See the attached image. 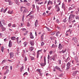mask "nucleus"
I'll use <instances>...</instances> for the list:
<instances>
[{"label": "nucleus", "mask_w": 79, "mask_h": 79, "mask_svg": "<svg viewBox=\"0 0 79 79\" xmlns=\"http://www.w3.org/2000/svg\"><path fill=\"white\" fill-rule=\"evenodd\" d=\"M44 63H46V59H45V57L44 58Z\"/></svg>", "instance_id": "obj_61"}, {"label": "nucleus", "mask_w": 79, "mask_h": 79, "mask_svg": "<svg viewBox=\"0 0 79 79\" xmlns=\"http://www.w3.org/2000/svg\"><path fill=\"white\" fill-rule=\"evenodd\" d=\"M24 45L25 47H26V45H27V43L25 42L24 43Z\"/></svg>", "instance_id": "obj_37"}, {"label": "nucleus", "mask_w": 79, "mask_h": 79, "mask_svg": "<svg viewBox=\"0 0 79 79\" xmlns=\"http://www.w3.org/2000/svg\"><path fill=\"white\" fill-rule=\"evenodd\" d=\"M8 61H10V62H13V61H12V60H8Z\"/></svg>", "instance_id": "obj_60"}, {"label": "nucleus", "mask_w": 79, "mask_h": 79, "mask_svg": "<svg viewBox=\"0 0 79 79\" xmlns=\"http://www.w3.org/2000/svg\"><path fill=\"white\" fill-rule=\"evenodd\" d=\"M30 43L31 46H34V41H31Z\"/></svg>", "instance_id": "obj_2"}, {"label": "nucleus", "mask_w": 79, "mask_h": 79, "mask_svg": "<svg viewBox=\"0 0 79 79\" xmlns=\"http://www.w3.org/2000/svg\"><path fill=\"white\" fill-rule=\"evenodd\" d=\"M10 58H13L14 56V53L13 52H10Z\"/></svg>", "instance_id": "obj_3"}, {"label": "nucleus", "mask_w": 79, "mask_h": 79, "mask_svg": "<svg viewBox=\"0 0 79 79\" xmlns=\"http://www.w3.org/2000/svg\"><path fill=\"white\" fill-rule=\"evenodd\" d=\"M57 47V45H55V44H53L52 46V48H54V47Z\"/></svg>", "instance_id": "obj_15"}, {"label": "nucleus", "mask_w": 79, "mask_h": 79, "mask_svg": "<svg viewBox=\"0 0 79 79\" xmlns=\"http://www.w3.org/2000/svg\"><path fill=\"white\" fill-rule=\"evenodd\" d=\"M66 21H67V20L66 19H64L63 20V22H64V23H66Z\"/></svg>", "instance_id": "obj_51"}, {"label": "nucleus", "mask_w": 79, "mask_h": 79, "mask_svg": "<svg viewBox=\"0 0 79 79\" xmlns=\"http://www.w3.org/2000/svg\"><path fill=\"white\" fill-rule=\"evenodd\" d=\"M21 30L23 31H26V29L25 28H23L21 29Z\"/></svg>", "instance_id": "obj_26"}, {"label": "nucleus", "mask_w": 79, "mask_h": 79, "mask_svg": "<svg viewBox=\"0 0 79 79\" xmlns=\"http://www.w3.org/2000/svg\"><path fill=\"white\" fill-rule=\"evenodd\" d=\"M57 2H58V3L59 2H61L60 1V0H58L57 1Z\"/></svg>", "instance_id": "obj_58"}, {"label": "nucleus", "mask_w": 79, "mask_h": 79, "mask_svg": "<svg viewBox=\"0 0 79 79\" xmlns=\"http://www.w3.org/2000/svg\"><path fill=\"white\" fill-rule=\"evenodd\" d=\"M55 34V32H52L51 33V35H54V34Z\"/></svg>", "instance_id": "obj_48"}, {"label": "nucleus", "mask_w": 79, "mask_h": 79, "mask_svg": "<svg viewBox=\"0 0 79 79\" xmlns=\"http://www.w3.org/2000/svg\"><path fill=\"white\" fill-rule=\"evenodd\" d=\"M52 51H50L49 52V53L50 54H52Z\"/></svg>", "instance_id": "obj_57"}, {"label": "nucleus", "mask_w": 79, "mask_h": 79, "mask_svg": "<svg viewBox=\"0 0 79 79\" xmlns=\"http://www.w3.org/2000/svg\"><path fill=\"white\" fill-rule=\"evenodd\" d=\"M26 5H27V6H30V3L27 2L26 3Z\"/></svg>", "instance_id": "obj_34"}, {"label": "nucleus", "mask_w": 79, "mask_h": 79, "mask_svg": "<svg viewBox=\"0 0 79 79\" xmlns=\"http://www.w3.org/2000/svg\"><path fill=\"white\" fill-rule=\"evenodd\" d=\"M13 10L11 11L9 10L8 12V13L9 14H11H11H12V13H13Z\"/></svg>", "instance_id": "obj_18"}, {"label": "nucleus", "mask_w": 79, "mask_h": 79, "mask_svg": "<svg viewBox=\"0 0 79 79\" xmlns=\"http://www.w3.org/2000/svg\"><path fill=\"white\" fill-rule=\"evenodd\" d=\"M24 69V67L22 66V67L20 68V72H22L23 71L22 70H23V69Z\"/></svg>", "instance_id": "obj_24"}, {"label": "nucleus", "mask_w": 79, "mask_h": 79, "mask_svg": "<svg viewBox=\"0 0 79 79\" xmlns=\"http://www.w3.org/2000/svg\"><path fill=\"white\" fill-rule=\"evenodd\" d=\"M27 26H28V27H29L31 26V25L30 24V23H29V22H28L27 23Z\"/></svg>", "instance_id": "obj_40"}, {"label": "nucleus", "mask_w": 79, "mask_h": 79, "mask_svg": "<svg viewBox=\"0 0 79 79\" xmlns=\"http://www.w3.org/2000/svg\"><path fill=\"white\" fill-rule=\"evenodd\" d=\"M72 25H69V27H72Z\"/></svg>", "instance_id": "obj_64"}, {"label": "nucleus", "mask_w": 79, "mask_h": 79, "mask_svg": "<svg viewBox=\"0 0 79 79\" xmlns=\"http://www.w3.org/2000/svg\"><path fill=\"white\" fill-rule=\"evenodd\" d=\"M73 40H77V39L76 38H73Z\"/></svg>", "instance_id": "obj_59"}, {"label": "nucleus", "mask_w": 79, "mask_h": 79, "mask_svg": "<svg viewBox=\"0 0 79 79\" xmlns=\"http://www.w3.org/2000/svg\"><path fill=\"white\" fill-rule=\"evenodd\" d=\"M70 31H71V30L70 29H69L67 31V32H69Z\"/></svg>", "instance_id": "obj_56"}, {"label": "nucleus", "mask_w": 79, "mask_h": 79, "mask_svg": "<svg viewBox=\"0 0 79 79\" xmlns=\"http://www.w3.org/2000/svg\"><path fill=\"white\" fill-rule=\"evenodd\" d=\"M37 71H38V72H39V73H40V74H41L40 73V72H41V71H40V69H37Z\"/></svg>", "instance_id": "obj_33"}, {"label": "nucleus", "mask_w": 79, "mask_h": 79, "mask_svg": "<svg viewBox=\"0 0 79 79\" xmlns=\"http://www.w3.org/2000/svg\"><path fill=\"white\" fill-rule=\"evenodd\" d=\"M24 2H27V1L26 0H24L23 1Z\"/></svg>", "instance_id": "obj_63"}, {"label": "nucleus", "mask_w": 79, "mask_h": 79, "mask_svg": "<svg viewBox=\"0 0 79 79\" xmlns=\"http://www.w3.org/2000/svg\"><path fill=\"white\" fill-rule=\"evenodd\" d=\"M38 25V20H36L35 22V27H37V25Z\"/></svg>", "instance_id": "obj_8"}, {"label": "nucleus", "mask_w": 79, "mask_h": 79, "mask_svg": "<svg viewBox=\"0 0 79 79\" xmlns=\"http://www.w3.org/2000/svg\"><path fill=\"white\" fill-rule=\"evenodd\" d=\"M28 75V74H27V73L26 72L25 73H24L23 74V76H24V75Z\"/></svg>", "instance_id": "obj_46"}, {"label": "nucleus", "mask_w": 79, "mask_h": 79, "mask_svg": "<svg viewBox=\"0 0 79 79\" xmlns=\"http://www.w3.org/2000/svg\"><path fill=\"white\" fill-rule=\"evenodd\" d=\"M1 50L2 51V52H3V51L4 50V47H3V46H2L1 47Z\"/></svg>", "instance_id": "obj_25"}, {"label": "nucleus", "mask_w": 79, "mask_h": 79, "mask_svg": "<svg viewBox=\"0 0 79 79\" xmlns=\"http://www.w3.org/2000/svg\"><path fill=\"white\" fill-rule=\"evenodd\" d=\"M32 6L33 7V9L35 8V5L34 4Z\"/></svg>", "instance_id": "obj_47"}, {"label": "nucleus", "mask_w": 79, "mask_h": 79, "mask_svg": "<svg viewBox=\"0 0 79 79\" xmlns=\"http://www.w3.org/2000/svg\"><path fill=\"white\" fill-rule=\"evenodd\" d=\"M55 69H57V70H59V71H60V68L57 66H56L55 67Z\"/></svg>", "instance_id": "obj_10"}, {"label": "nucleus", "mask_w": 79, "mask_h": 79, "mask_svg": "<svg viewBox=\"0 0 79 79\" xmlns=\"http://www.w3.org/2000/svg\"><path fill=\"white\" fill-rule=\"evenodd\" d=\"M7 10V8H6L3 11V13H5L6 11V10Z\"/></svg>", "instance_id": "obj_35"}, {"label": "nucleus", "mask_w": 79, "mask_h": 79, "mask_svg": "<svg viewBox=\"0 0 79 79\" xmlns=\"http://www.w3.org/2000/svg\"><path fill=\"white\" fill-rule=\"evenodd\" d=\"M9 46L10 47H11V46H12V44H11V40H10V41H9Z\"/></svg>", "instance_id": "obj_12"}, {"label": "nucleus", "mask_w": 79, "mask_h": 79, "mask_svg": "<svg viewBox=\"0 0 79 79\" xmlns=\"http://www.w3.org/2000/svg\"><path fill=\"white\" fill-rule=\"evenodd\" d=\"M44 44H44V42H42L41 44V46H43V45H44Z\"/></svg>", "instance_id": "obj_43"}, {"label": "nucleus", "mask_w": 79, "mask_h": 79, "mask_svg": "<svg viewBox=\"0 0 79 79\" xmlns=\"http://www.w3.org/2000/svg\"><path fill=\"white\" fill-rule=\"evenodd\" d=\"M30 36L31 39H34V36H33V35H32V33L31 32L30 33Z\"/></svg>", "instance_id": "obj_7"}, {"label": "nucleus", "mask_w": 79, "mask_h": 79, "mask_svg": "<svg viewBox=\"0 0 79 79\" xmlns=\"http://www.w3.org/2000/svg\"><path fill=\"white\" fill-rule=\"evenodd\" d=\"M48 10H50V9L52 8V6H49L48 7Z\"/></svg>", "instance_id": "obj_36"}, {"label": "nucleus", "mask_w": 79, "mask_h": 79, "mask_svg": "<svg viewBox=\"0 0 79 79\" xmlns=\"http://www.w3.org/2000/svg\"><path fill=\"white\" fill-rule=\"evenodd\" d=\"M63 48V46L61 45V44H60L59 45L58 48L59 50H61V49Z\"/></svg>", "instance_id": "obj_5"}, {"label": "nucleus", "mask_w": 79, "mask_h": 79, "mask_svg": "<svg viewBox=\"0 0 79 79\" xmlns=\"http://www.w3.org/2000/svg\"><path fill=\"white\" fill-rule=\"evenodd\" d=\"M40 51L39 50L37 52V58H39V55H40Z\"/></svg>", "instance_id": "obj_6"}, {"label": "nucleus", "mask_w": 79, "mask_h": 79, "mask_svg": "<svg viewBox=\"0 0 79 79\" xmlns=\"http://www.w3.org/2000/svg\"><path fill=\"white\" fill-rule=\"evenodd\" d=\"M24 14H23V17H22V21L23 22H24Z\"/></svg>", "instance_id": "obj_28"}, {"label": "nucleus", "mask_w": 79, "mask_h": 79, "mask_svg": "<svg viewBox=\"0 0 79 79\" xmlns=\"http://www.w3.org/2000/svg\"><path fill=\"white\" fill-rule=\"evenodd\" d=\"M3 10H4L3 8H2V9L1 10V12H3Z\"/></svg>", "instance_id": "obj_49"}, {"label": "nucleus", "mask_w": 79, "mask_h": 79, "mask_svg": "<svg viewBox=\"0 0 79 79\" xmlns=\"http://www.w3.org/2000/svg\"><path fill=\"white\" fill-rule=\"evenodd\" d=\"M46 29L48 30V31H51V30H50V28H49L48 27H46Z\"/></svg>", "instance_id": "obj_41"}, {"label": "nucleus", "mask_w": 79, "mask_h": 79, "mask_svg": "<svg viewBox=\"0 0 79 79\" xmlns=\"http://www.w3.org/2000/svg\"><path fill=\"white\" fill-rule=\"evenodd\" d=\"M73 9L71 7H70L69 9V10H73Z\"/></svg>", "instance_id": "obj_44"}, {"label": "nucleus", "mask_w": 79, "mask_h": 79, "mask_svg": "<svg viewBox=\"0 0 79 79\" xmlns=\"http://www.w3.org/2000/svg\"><path fill=\"white\" fill-rule=\"evenodd\" d=\"M58 61H59V64H61V61L60 60H59Z\"/></svg>", "instance_id": "obj_50"}, {"label": "nucleus", "mask_w": 79, "mask_h": 79, "mask_svg": "<svg viewBox=\"0 0 79 79\" xmlns=\"http://www.w3.org/2000/svg\"><path fill=\"white\" fill-rule=\"evenodd\" d=\"M44 35L42 34V35L41 36V38L42 40H43L44 39Z\"/></svg>", "instance_id": "obj_23"}, {"label": "nucleus", "mask_w": 79, "mask_h": 79, "mask_svg": "<svg viewBox=\"0 0 79 79\" xmlns=\"http://www.w3.org/2000/svg\"><path fill=\"white\" fill-rule=\"evenodd\" d=\"M10 0H5L6 2H8Z\"/></svg>", "instance_id": "obj_62"}, {"label": "nucleus", "mask_w": 79, "mask_h": 79, "mask_svg": "<svg viewBox=\"0 0 79 79\" xmlns=\"http://www.w3.org/2000/svg\"><path fill=\"white\" fill-rule=\"evenodd\" d=\"M40 64L41 66H44L46 65V62H44V63H43L41 64Z\"/></svg>", "instance_id": "obj_13"}, {"label": "nucleus", "mask_w": 79, "mask_h": 79, "mask_svg": "<svg viewBox=\"0 0 79 79\" xmlns=\"http://www.w3.org/2000/svg\"><path fill=\"white\" fill-rule=\"evenodd\" d=\"M3 26L2 24V23H1V21H0V27H2Z\"/></svg>", "instance_id": "obj_31"}, {"label": "nucleus", "mask_w": 79, "mask_h": 79, "mask_svg": "<svg viewBox=\"0 0 79 79\" xmlns=\"http://www.w3.org/2000/svg\"><path fill=\"white\" fill-rule=\"evenodd\" d=\"M9 72V70H8V69H7L6 72V73H8V72Z\"/></svg>", "instance_id": "obj_45"}, {"label": "nucleus", "mask_w": 79, "mask_h": 79, "mask_svg": "<svg viewBox=\"0 0 79 79\" xmlns=\"http://www.w3.org/2000/svg\"><path fill=\"white\" fill-rule=\"evenodd\" d=\"M34 11H31L30 13L27 15V16H30V15H32V14L33 13H34Z\"/></svg>", "instance_id": "obj_16"}, {"label": "nucleus", "mask_w": 79, "mask_h": 79, "mask_svg": "<svg viewBox=\"0 0 79 79\" xmlns=\"http://www.w3.org/2000/svg\"><path fill=\"white\" fill-rule=\"evenodd\" d=\"M30 51H32L33 50H34V47H31L30 48Z\"/></svg>", "instance_id": "obj_20"}, {"label": "nucleus", "mask_w": 79, "mask_h": 79, "mask_svg": "<svg viewBox=\"0 0 79 79\" xmlns=\"http://www.w3.org/2000/svg\"><path fill=\"white\" fill-rule=\"evenodd\" d=\"M17 43H18V44H19V43H20V42H21V40H17Z\"/></svg>", "instance_id": "obj_29"}, {"label": "nucleus", "mask_w": 79, "mask_h": 79, "mask_svg": "<svg viewBox=\"0 0 79 79\" xmlns=\"http://www.w3.org/2000/svg\"><path fill=\"white\" fill-rule=\"evenodd\" d=\"M66 50H64L62 51V53H65V52H66Z\"/></svg>", "instance_id": "obj_38"}, {"label": "nucleus", "mask_w": 79, "mask_h": 79, "mask_svg": "<svg viewBox=\"0 0 79 79\" xmlns=\"http://www.w3.org/2000/svg\"><path fill=\"white\" fill-rule=\"evenodd\" d=\"M8 2H9V5H11L12 3V2H11V0H9Z\"/></svg>", "instance_id": "obj_21"}, {"label": "nucleus", "mask_w": 79, "mask_h": 79, "mask_svg": "<svg viewBox=\"0 0 79 79\" xmlns=\"http://www.w3.org/2000/svg\"><path fill=\"white\" fill-rule=\"evenodd\" d=\"M78 72L77 71H76L73 72V74L72 75L73 76H75L76 74H77V72Z\"/></svg>", "instance_id": "obj_14"}, {"label": "nucleus", "mask_w": 79, "mask_h": 79, "mask_svg": "<svg viewBox=\"0 0 79 79\" xmlns=\"http://www.w3.org/2000/svg\"><path fill=\"white\" fill-rule=\"evenodd\" d=\"M15 38L16 37L15 36L12 37L11 38V39L12 40H16V39L17 40H18V39H19V37H17L16 39Z\"/></svg>", "instance_id": "obj_4"}, {"label": "nucleus", "mask_w": 79, "mask_h": 79, "mask_svg": "<svg viewBox=\"0 0 79 79\" xmlns=\"http://www.w3.org/2000/svg\"><path fill=\"white\" fill-rule=\"evenodd\" d=\"M1 28L2 30V31H5V29H6V28H5V27H4L3 26L1 27Z\"/></svg>", "instance_id": "obj_11"}, {"label": "nucleus", "mask_w": 79, "mask_h": 79, "mask_svg": "<svg viewBox=\"0 0 79 79\" xmlns=\"http://www.w3.org/2000/svg\"><path fill=\"white\" fill-rule=\"evenodd\" d=\"M57 10H56V11L57 12H58V11H60V7H59V8H57V9H56Z\"/></svg>", "instance_id": "obj_32"}, {"label": "nucleus", "mask_w": 79, "mask_h": 79, "mask_svg": "<svg viewBox=\"0 0 79 79\" xmlns=\"http://www.w3.org/2000/svg\"><path fill=\"white\" fill-rule=\"evenodd\" d=\"M71 66V63L69 62H68L67 64V69H66L67 70H68L69 69V66Z\"/></svg>", "instance_id": "obj_1"}, {"label": "nucleus", "mask_w": 79, "mask_h": 79, "mask_svg": "<svg viewBox=\"0 0 79 79\" xmlns=\"http://www.w3.org/2000/svg\"><path fill=\"white\" fill-rule=\"evenodd\" d=\"M24 60H25V61H27V57H25Z\"/></svg>", "instance_id": "obj_53"}, {"label": "nucleus", "mask_w": 79, "mask_h": 79, "mask_svg": "<svg viewBox=\"0 0 79 79\" xmlns=\"http://www.w3.org/2000/svg\"><path fill=\"white\" fill-rule=\"evenodd\" d=\"M2 22L3 24H5V20H2Z\"/></svg>", "instance_id": "obj_30"}, {"label": "nucleus", "mask_w": 79, "mask_h": 79, "mask_svg": "<svg viewBox=\"0 0 79 79\" xmlns=\"http://www.w3.org/2000/svg\"><path fill=\"white\" fill-rule=\"evenodd\" d=\"M49 3H50V4H51V5H52L53 4V2H52L49 0L48 1V5L49 4Z\"/></svg>", "instance_id": "obj_17"}, {"label": "nucleus", "mask_w": 79, "mask_h": 79, "mask_svg": "<svg viewBox=\"0 0 79 79\" xmlns=\"http://www.w3.org/2000/svg\"><path fill=\"white\" fill-rule=\"evenodd\" d=\"M11 23H9L8 24V26H9V27H10V26H11Z\"/></svg>", "instance_id": "obj_55"}, {"label": "nucleus", "mask_w": 79, "mask_h": 79, "mask_svg": "<svg viewBox=\"0 0 79 79\" xmlns=\"http://www.w3.org/2000/svg\"><path fill=\"white\" fill-rule=\"evenodd\" d=\"M15 2L17 5H19V2H18V0H15Z\"/></svg>", "instance_id": "obj_19"}, {"label": "nucleus", "mask_w": 79, "mask_h": 79, "mask_svg": "<svg viewBox=\"0 0 79 79\" xmlns=\"http://www.w3.org/2000/svg\"><path fill=\"white\" fill-rule=\"evenodd\" d=\"M34 59V57H32L31 58V60H33Z\"/></svg>", "instance_id": "obj_54"}, {"label": "nucleus", "mask_w": 79, "mask_h": 79, "mask_svg": "<svg viewBox=\"0 0 79 79\" xmlns=\"http://www.w3.org/2000/svg\"><path fill=\"white\" fill-rule=\"evenodd\" d=\"M12 27H16V26H15V24H14L12 26Z\"/></svg>", "instance_id": "obj_52"}, {"label": "nucleus", "mask_w": 79, "mask_h": 79, "mask_svg": "<svg viewBox=\"0 0 79 79\" xmlns=\"http://www.w3.org/2000/svg\"><path fill=\"white\" fill-rule=\"evenodd\" d=\"M36 9L37 11L39 10V6H36Z\"/></svg>", "instance_id": "obj_27"}, {"label": "nucleus", "mask_w": 79, "mask_h": 79, "mask_svg": "<svg viewBox=\"0 0 79 79\" xmlns=\"http://www.w3.org/2000/svg\"><path fill=\"white\" fill-rule=\"evenodd\" d=\"M75 18H76V19H79V17L78 16H76Z\"/></svg>", "instance_id": "obj_39"}, {"label": "nucleus", "mask_w": 79, "mask_h": 79, "mask_svg": "<svg viewBox=\"0 0 79 79\" xmlns=\"http://www.w3.org/2000/svg\"><path fill=\"white\" fill-rule=\"evenodd\" d=\"M55 7L56 8V9H57L59 8H60V7H59V6H58V5H56L55 6Z\"/></svg>", "instance_id": "obj_22"}, {"label": "nucleus", "mask_w": 79, "mask_h": 79, "mask_svg": "<svg viewBox=\"0 0 79 79\" xmlns=\"http://www.w3.org/2000/svg\"><path fill=\"white\" fill-rule=\"evenodd\" d=\"M26 13H27V10L25 9L23 12V14H25Z\"/></svg>", "instance_id": "obj_9"}, {"label": "nucleus", "mask_w": 79, "mask_h": 79, "mask_svg": "<svg viewBox=\"0 0 79 79\" xmlns=\"http://www.w3.org/2000/svg\"><path fill=\"white\" fill-rule=\"evenodd\" d=\"M56 23H59L60 21H59V20H58V19H57L56 20Z\"/></svg>", "instance_id": "obj_42"}]
</instances>
